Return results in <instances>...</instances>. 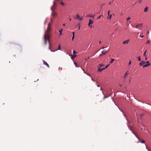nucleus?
<instances>
[{"mask_svg":"<svg viewBox=\"0 0 151 151\" xmlns=\"http://www.w3.org/2000/svg\"><path fill=\"white\" fill-rule=\"evenodd\" d=\"M111 61H110V63H113V62L114 60V59L113 58H111Z\"/></svg>","mask_w":151,"mask_h":151,"instance_id":"obj_18","label":"nucleus"},{"mask_svg":"<svg viewBox=\"0 0 151 151\" xmlns=\"http://www.w3.org/2000/svg\"><path fill=\"white\" fill-rule=\"evenodd\" d=\"M138 58V60L139 61H141V58H140V56L138 57L137 58Z\"/></svg>","mask_w":151,"mask_h":151,"instance_id":"obj_25","label":"nucleus"},{"mask_svg":"<svg viewBox=\"0 0 151 151\" xmlns=\"http://www.w3.org/2000/svg\"><path fill=\"white\" fill-rule=\"evenodd\" d=\"M51 21L52 22V18L51 19Z\"/></svg>","mask_w":151,"mask_h":151,"instance_id":"obj_53","label":"nucleus"},{"mask_svg":"<svg viewBox=\"0 0 151 151\" xmlns=\"http://www.w3.org/2000/svg\"><path fill=\"white\" fill-rule=\"evenodd\" d=\"M109 64H108V65H107L106 66V67H105V68H104L106 69V68H108V67L109 66Z\"/></svg>","mask_w":151,"mask_h":151,"instance_id":"obj_29","label":"nucleus"},{"mask_svg":"<svg viewBox=\"0 0 151 151\" xmlns=\"http://www.w3.org/2000/svg\"><path fill=\"white\" fill-rule=\"evenodd\" d=\"M147 63V64H149V61H146V62H145V63Z\"/></svg>","mask_w":151,"mask_h":151,"instance_id":"obj_33","label":"nucleus"},{"mask_svg":"<svg viewBox=\"0 0 151 151\" xmlns=\"http://www.w3.org/2000/svg\"><path fill=\"white\" fill-rule=\"evenodd\" d=\"M65 24H63V26H65Z\"/></svg>","mask_w":151,"mask_h":151,"instance_id":"obj_46","label":"nucleus"},{"mask_svg":"<svg viewBox=\"0 0 151 151\" xmlns=\"http://www.w3.org/2000/svg\"><path fill=\"white\" fill-rule=\"evenodd\" d=\"M91 80H92V81H95V80H94V79H93V78H91Z\"/></svg>","mask_w":151,"mask_h":151,"instance_id":"obj_41","label":"nucleus"},{"mask_svg":"<svg viewBox=\"0 0 151 151\" xmlns=\"http://www.w3.org/2000/svg\"><path fill=\"white\" fill-rule=\"evenodd\" d=\"M142 25V24L141 23L139 24H137L136 27H135L136 28H139L141 27Z\"/></svg>","mask_w":151,"mask_h":151,"instance_id":"obj_7","label":"nucleus"},{"mask_svg":"<svg viewBox=\"0 0 151 151\" xmlns=\"http://www.w3.org/2000/svg\"><path fill=\"white\" fill-rule=\"evenodd\" d=\"M102 70L103 69H100L99 68L98 70V71H99L100 72H101Z\"/></svg>","mask_w":151,"mask_h":151,"instance_id":"obj_21","label":"nucleus"},{"mask_svg":"<svg viewBox=\"0 0 151 151\" xmlns=\"http://www.w3.org/2000/svg\"><path fill=\"white\" fill-rule=\"evenodd\" d=\"M72 34H73V36L72 37V41H73L74 40V38L75 37V32H73L72 33Z\"/></svg>","mask_w":151,"mask_h":151,"instance_id":"obj_12","label":"nucleus"},{"mask_svg":"<svg viewBox=\"0 0 151 151\" xmlns=\"http://www.w3.org/2000/svg\"><path fill=\"white\" fill-rule=\"evenodd\" d=\"M141 143H145V142L144 140H142V141L140 142Z\"/></svg>","mask_w":151,"mask_h":151,"instance_id":"obj_30","label":"nucleus"},{"mask_svg":"<svg viewBox=\"0 0 151 151\" xmlns=\"http://www.w3.org/2000/svg\"><path fill=\"white\" fill-rule=\"evenodd\" d=\"M89 58V57H88L86 59V60H87Z\"/></svg>","mask_w":151,"mask_h":151,"instance_id":"obj_45","label":"nucleus"},{"mask_svg":"<svg viewBox=\"0 0 151 151\" xmlns=\"http://www.w3.org/2000/svg\"><path fill=\"white\" fill-rule=\"evenodd\" d=\"M145 60H147V56L145 57Z\"/></svg>","mask_w":151,"mask_h":151,"instance_id":"obj_43","label":"nucleus"},{"mask_svg":"<svg viewBox=\"0 0 151 151\" xmlns=\"http://www.w3.org/2000/svg\"><path fill=\"white\" fill-rule=\"evenodd\" d=\"M102 15H100L99 17H98V19H100V17L102 16Z\"/></svg>","mask_w":151,"mask_h":151,"instance_id":"obj_35","label":"nucleus"},{"mask_svg":"<svg viewBox=\"0 0 151 151\" xmlns=\"http://www.w3.org/2000/svg\"><path fill=\"white\" fill-rule=\"evenodd\" d=\"M60 3L62 5H64V3H63V2H62V3Z\"/></svg>","mask_w":151,"mask_h":151,"instance_id":"obj_42","label":"nucleus"},{"mask_svg":"<svg viewBox=\"0 0 151 151\" xmlns=\"http://www.w3.org/2000/svg\"><path fill=\"white\" fill-rule=\"evenodd\" d=\"M91 28L92 27V25H91Z\"/></svg>","mask_w":151,"mask_h":151,"instance_id":"obj_56","label":"nucleus"},{"mask_svg":"<svg viewBox=\"0 0 151 151\" xmlns=\"http://www.w3.org/2000/svg\"><path fill=\"white\" fill-rule=\"evenodd\" d=\"M101 69H103V70H104V69H105V68H101Z\"/></svg>","mask_w":151,"mask_h":151,"instance_id":"obj_50","label":"nucleus"},{"mask_svg":"<svg viewBox=\"0 0 151 151\" xmlns=\"http://www.w3.org/2000/svg\"><path fill=\"white\" fill-rule=\"evenodd\" d=\"M150 65V63H149V64H145L143 66V68H144L145 67H148V66Z\"/></svg>","mask_w":151,"mask_h":151,"instance_id":"obj_13","label":"nucleus"},{"mask_svg":"<svg viewBox=\"0 0 151 151\" xmlns=\"http://www.w3.org/2000/svg\"><path fill=\"white\" fill-rule=\"evenodd\" d=\"M50 50H51V51H52L51 49H50Z\"/></svg>","mask_w":151,"mask_h":151,"instance_id":"obj_60","label":"nucleus"},{"mask_svg":"<svg viewBox=\"0 0 151 151\" xmlns=\"http://www.w3.org/2000/svg\"><path fill=\"white\" fill-rule=\"evenodd\" d=\"M100 90H102V93H103L104 95V93H103V90H102V89L101 88V89H100Z\"/></svg>","mask_w":151,"mask_h":151,"instance_id":"obj_38","label":"nucleus"},{"mask_svg":"<svg viewBox=\"0 0 151 151\" xmlns=\"http://www.w3.org/2000/svg\"><path fill=\"white\" fill-rule=\"evenodd\" d=\"M56 7V3L55 1H54L53 2V5L52 6L51 8V10L52 11H54L55 10Z\"/></svg>","mask_w":151,"mask_h":151,"instance_id":"obj_4","label":"nucleus"},{"mask_svg":"<svg viewBox=\"0 0 151 151\" xmlns=\"http://www.w3.org/2000/svg\"><path fill=\"white\" fill-rule=\"evenodd\" d=\"M60 48H61L60 45H59V46H58V49L56 50H60Z\"/></svg>","mask_w":151,"mask_h":151,"instance_id":"obj_22","label":"nucleus"},{"mask_svg":"<svg viewBox=\"0 0 151 151\" xmlns=\"http://www.w3.org/2000/svg\"><path fill=\"white\" fill-rule=\"evenodd\" d=\"M130 19V17H129L127 19V20L128 21V20H129Z\"/></svg>","mask_w":151,"mask_h":151,"instance_id":"obj_31","label":"nucleus"},{"mask_svg":"<svg viewBox=\"0 0 151 151\" xmlns=\"http://www.w3.org/2000/svg\"><path fill=\"white\" fill-rule=\"evenodd\" d=\"M103 55H103V54L102 53V54H101L99 55V56H102Z\"/></svg>","mask_w":151,"mask_h":151,"instance_id":"obj_37","label":"nucleus"},{"mask_svg":"<svg viewBox=\"0 0 151 151\" xmlns=\"http://www.w3.org/2000/svg\"><path fill=\"white\" fill-rule=\"evenodd\" d=\"M101 42L100 41L99 42V43L100 44L101 43Z\"/></svg>","mask_w":151,"mask_h":151,"instance_id":"obj_52","label":"nucleus"},{"mask_svg":"<svg viewBox=\"0 0 151 151\" xmlns=\"http://www.w3.org/2000/svg\"><path fill=\"white\" fill-rule=\"evenodd\" d=\"M147 52V50H146L145 52H144V54H143V55L144 56H146V53Z\"/></svg>","mask_w":151,"mask_h":151,"instance_id":"obj_26","label":"nucleus"},{"mask_svg":"<svg viewBox=\"0 0 151 151\" xmlns=\"http://www.w3.org/2000/svg\"><path fill=\"white\" fill-rule=\"evenodd\" d=\"M108 96H105L104 98H103V99H104L105 98H108Z\"/></svg>","mask_w":151,"mask_h":151,"instance_id":"obj_32","label":"nucleus"},{"mask_svg":"<svg viewBox=\"0 0 151 151\" xmlns=\"http://www.w3.org/2000/svg\"><path fill=\"white\" fill-rule=\"evenodd\" d=\"M128 73H127V72L124 76V78H125L126 77L127 75H128Z\"/></svg>","mask_w":151,"mask_h":151,"instance_id":"obj_19","label":"nucleus"},{"mask_svg":"<svg viewBox=\"0 0 151 151\" xmlns=\"http://www.w3.org/2000/svg\"><path fill=\"white\" fill-rule=\"evenodd\" d=\"M148 7H146L144 9V12H147L148 10Z\"/></svg>","mask_w":151,"mask_h":151,"instance_id":"obj_14","label":"nucleus"},{"mask_svg":"<svg viewBox=\"0 0 151 151\" xmlns=\"http://www.w3.org/2000/svg\"><path fill=\"white\" fill-rule=\"evenodd\" d=\"M145 63V62L144 61H142L139 63V65L141 66H142Z\"/></svg>","mask_w":151,"mask_h":151,"instance_id":"obj_8","label":"nucleus"},{"mask_svg":"<svg viewBox=\"0 0 151 151\" xmlns=\"http://www.w3.org/2000/svg\"><path fill=\"white\" fill-rule=\"evenodd\" d=\"M74 64L76 66V67H77V64L76 63V62H75L74 63Z\"/></svg>","mask_w":151,"mask_h":151,"instance_id":"obj_36","label":"nucleus"},{"mask_svg":"<svg viewBox=\"0 0 151 151\" xmlns=\"http://www.w3.org/2000/svg\"><path fill=\"white\" fill-rule=\"evenodd\" d=\"M150 40H148L147 41V44H150Z\"/></svg>","mask_w":151,"mask_h":151,"instance_id":"obj_27","label":"nucleus"},{"mask_svg":"<svg viewBox=\"0 0 151 151\" xmlns=\"http://www.w3.org/2000/svg\"><path fill=\"white\" fill-rule=\"evenodd\" d=\"M105 48V47H103L101 48V49H104V48Z\"/></svg>","mask_w":151,"mask_h":151,"instance_id":"obj_44","label":"nucleus"},{"mask_svg":"<svg viewBox=\"0 0 151 151\" xmlns=\"http://www.w3.org/2000/svg\"><path fill=\"white\" fill-rule=\"evenodd\" d=\"M129 39L127 40L126 41H124L123 42V44H127L128 43V42H129Z\"/></svg>","mask_w":151,"mask_h":151,"instance_id":"obj_10","label":"nucleus"},{"mask_svg":"<svg viewBox=\"0 0 151 151\" xmlns=\"http://www.w3.org/2000/svg\"><path fill=\"white\" fill-rule=\"evenodd\" d=\"M107 52H108V51H104H104H102V52L101 53L103 54L104 55H105L107 53Z\"/></svg>","mask_w":151,"mask_h":151,"instance_id":"obj_15","label":"nucleus"},{"mask_svg":"<svg viewBox=\"0 0 151 151\" xmlns=\"http://www.w3.org/2000/svg\"><path fill=\"white\" fill-rule=\"evenodd\" d=\"M94 15L92 16L91 15H86L87 17H92L93 18H94Z\"/></svg>","mask_w":151,"mask_h":151,"instance_id":"obj_16","label":"nucleus"},{"mask_svg":"<svg viewBox=\"0 0 151 151\" xmlns=\"http://www.w3.org/2000/svg\"><path fill=\"white\" fill-rule=\"evenodd\" d=\"M63 30V29H60V30H59V32L60 33V35H61L62 34V32Z\"/></svg>","mask_w":151,"mask_h":151,"instance_id":"obj_17","label":"nucleus"},{"mask_svg":"<svg viewBox=\"0 0 151 151\" xmlns=\"http://www.w3.org/2000/svg\"><path fill=\"white\" fill-rule=\"evenodd\" d=\"M76 55H74L73 56H72L71 57V59H73L74 58L76 57Z\"/></svg>","mask_w":151,"mask_h":151,"instance_id":"obj_24","label":"nucleus"},{"mask_svg":"<svg viewBox=\"0 0 151 151\" xmlns=\"http://www.w3.org/2000/svg\"><path fill=\"white\" fill-rule=\"evenodd\" d=\"M97 86L98 87H99L100 86L99 84H98V85H97Z\"/></svg>","mask_w":151,"mask_h":151,"instance_id":"obj_49","label":"nucleus"},{"mask_svg":"<svg viewBox=\"0 0 151 151\" xmlns=\"http://www.w3.org/2000/svg\"><path fill=\"white\" fill-rule=\"evenodd\" d=\"M93 23V21L91 20V19H89V22L88 23V26H90V25L91 24H92Z\"/></svg>","mask_w":151,"mask_h":151,"instance_id":"obj_9","label":"nucleus"},{"mask_svg":"<svg viewBox=\"0 0 151 151\" xmlns=\"http://www.w3.org/2000/svg\"><path fill=\"white\" fill-rule=\"evenodd\" d=\"M83 70L84 71V73H86L87 75H88V76H90V74H89V73H86L84 71V69H83Z\"/></svg>","mask_w":151,"mask_h":151,"instance_id":"obj_23","label":"nucleus"},{"mask_svg":"<svg viewBox=\"0 0 151 151\" xmlns=\"http://www.w3.org/2000/svg\"><path fill=\"white\" fill-rule=\"evenodd\" d=\"M119 86H122L121 85V84H119Z\"/></svg>","mask_w":151,"mask_h":151,"instance_id":"obj_54","label":"nucleus"},{"mask_svg":"<svg viewBox=\"0 0 151 151\" xmlns=\"http://www.w3.org/2000/svg\"><path fill=\"white\" fill-rule=\"evenodd\" d=\"M43 63H44V64L46 65V66H47V67H48V68H49L50 66L48 64V63L46 62H45V61H43Z\"/></svg>","mask_w":151,"mask_h":151,"instance_id":"obj_11","label":"nucleus"},{"mask_svg":"<svg viewBox=\"0 0 151 151\" xmlns=\"http://www.w3.org/2000/svg\"><path fill=\"white\" fill-rule=\"evenodd\" d=\"M128 122V123H130V122Z\"/></svg>","mask_w":151,"mask_h":151,"instance_id":"obj_57","label":"nucleus"},{"mask_svg":"<svg viewBox=\"0 0 151 151\" xmlns=\"http://www.w3.org/2000/svg\"><path fill=\"white\" fill-rule=\"evenodd\" d=\"M51 31V26H50V23H49L47 30L45 32L44 35L45 39V44H46L47 43V40L49 41L50 40V33Z\"/></svg>","mask_w":151,"mask_h":151,"instance_id":"obj_1","label":"nucleus"},{"mask_svg":"<svg viewBox=\"0 0 151 151\" xmlns=\"http://www.w3.org/2000/svg\"><path fill=\"white\" fill-rule=\"evenodd\" d=\"M111 2H110L109 3V5H110V4H111Z\"/></svg>","mask_w":151,"mask_h":151,"instance_id":"obj_47","label":"nucleus"},{"mask_svg":"<svg viewBox=\"0 0 151 151\" xmlns=\"http://www.w3.org/2000/svg\"><path fill=\"white\" fill-rule=\"evenodd\" d=\"M131 61L130 60L129 63V65H130L131 64Z\"/></svg>","mask_w":151,"mask_h":151,"instance_id":"obj_34","label":"nucleus"},{"mask_svg":"<svg viewBox=\"0 0 151 151\" xmlns=\"http://www.w3.org/2000/svg\"><path fill=\"white\" fill-rule=\"evenodd\" d=\"M141 2V1H139V3H140Z\"/></svg>","mask_w":151,"mask_h":151,"instance_id":"obj_58","label":"nucleus"},{"mask_svg":"<svg viewBox=\"0 0 151 151\" xmlns=\"http://www.w3.org/2000/svg\"><path fill=\"white\" fill-rule=\"evenodd\" d=\"M77 52H76L75 50H73V54H76V53H77Z\"/></svg>","mask_w":151,"mask_h":151,"instance_id":"obj_28","label":"nucleus"},{"mask_svg":"<svg viewBox=\"0 0 151 151\" xmlns=\"http://www.w3.org/2000/svg\"><path fill=\"white\" fill-rule=\"evenodd\" d=\"M104 65L103 64H100L99 65V67L100 68L102 66H104Z\"/></svg>","mask_w":151,"mask_h":151,"instance_id":"obj_20","label":"nucleus"},{"mask_svg":"<svg viewBox=\"0 0 151 151\" xmlns=\"http://www.w3.org/2000/svg\"><path fill=\"white\" fill-rule=\"evenodd\" d=\"M147 33L148 34H149V31H147Z\"/></svg>","mask_w":151,"mask_h":151,"instance_id":"obj_48","label":"nucleus"},{"mask_svg":"<svg viewBox=\"0 0 151 151\" xmlns=\"http://www.w3.org/2000/svg\"><path fill=\"white\" fill-rule=\"evenodd\" d=\"M113 35V33H111V35H110V36L111 37Z\"/></svg>","mask_w":151,"mask_h":151,"instance_id":"obj_40","label":"nucleus"},{"mask_svg":"<svg viewBox=\"0 0 151 151\" xmlns=\"http://www.w3.org/2000/svg\"><path fill=\"white\" fill-rule=\"evenodd\" d=\"M80 26L79 27V29H80Z\"/></svg>","mask_w":151,"mask_h":151,"instance_id":"obj_55","label":"nucleus"},{"mask_svg":"<svg viewBox=\"0 0 151 151\" xmlns=\"http://www.w3.org/2000/svg\"><path fill=\"white\" fill-rule=\"evenodd\" d=\"M69 20L70 21H71V18L70 19H69Z\"/></svg>","mask_w":151,"mask_h":151,"instance_id":"obj_51","label":"nucleus"},{"mask_svg":"<svg viewBox=\"0 0 151 151\" xmlns=\"http://www.w3.org/2000/svg\"><path fill=\"white\" fill-rule=\"evenodd\" d=\"M51 15L53 17H56L58 16L57 13H56L55 11H52Z\"/></svg>","mask_w":151,"mask_h":151,"instance_id":"obj_5","label":"nucleus"},{"mask_svg":"<svg viewBox=\"0 0 151 151\" xmlns=\"http://www.w3.org/2000/svg\"><path fill=\"white\" fill-rule=\"evenodd\" d=\"M141 2V1H139V3H140Z\"/></svg>","mask_w":151,"mask_h":151,"instance_id":"obj_59","label":"nucleus"},{"mask_svg":"<svg viewBox=\"0 0 151 151\" xmlns=\"http://www.w3.org/2000/svg\"><path fill=\"white\" fill-rule=\"evenodd\" d=\"M76 19H78L80 20H81L83 19V17H80V16L78 14H77L76 17H75Z\"/></svg>","mask_w":151,"mask_h":151,"instance_id":"obj_3","label":"nucleus"},{"mask_svg":"<svg viewBox=\"0 0 151 151\" xmlns=\"http://www.w3.org/2000/svg\"><path fill=\"white\" fill-rule=\"evenodd\" d=\"M128 126L129 128L132 131L133 133L136 136V137L137 138L139 139L140 140V138L137 135L136 133L134 132L133 130L132 129V127L130 126L128 124Z\"/></svg>","mask_w":151,"mask_h":151,"instance_id":"obj_2","label":"nucleus"},{"mask_svg":"<svg viewBox=\"0 0 151 151\" xmlns=\"http://www.w3.org/2000/svg\"><path fill=\"white\" fill-rule=\"evenodd\" d=\"M110 12L109 10V11L108 12V15L109 16V17H107V18L108 19H109V20H110L111 18L112 17V14H110Z\"/></svg>","mask_w":151,"mask_h":151,"instance_id":"obj_6","label":"nucleus"},{"mask_svg":"<svg viewBox=\"0 0 151 151\" xmlns=\"http://www.w3.org/2000/svg\"><path fill=\"white\" fill-rule=\"evenodd\" d=\"M139 37H144V36H141V35L139 36Z\"/></svg>","mask_w":151,"mask_h":151,"instance_id":"obj_39","label":"nucleus"}]
</instances>
